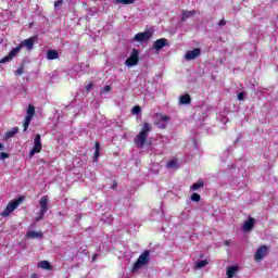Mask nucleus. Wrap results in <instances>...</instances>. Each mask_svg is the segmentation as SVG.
Masks as SVG:
<instances>
[{"instance_id": "obj_30", "label": "nucleus", "mask_w": 278, "mask_h": 278, "mask_svg": "<svg viewBox=\"0 0 278 278\" xmlns=\"http://www.w3.org/2000/svg\"><path fill=\"white\" fill-rule=\"evenodd\" d=\"M62 3H64V0H56L54 2V8H60V5H62Z\"/></svg>"}, {"instance_id": "obj_9", "label": "nucleus", "mask_w": 278, "mask_h": 278, "mask_svg": "<svg viewBox=\"0 0 278 278\" xmlns=\"http://www.w3.org/2000/svg\"><path fill=\"white\" fill-rule=\"evenodd\" d=\"M153 34L150 30H146L143 33H138L135 35V40L137 42H147V40H151Z\"/></svg>"}, {"instance_id": "obj_39", "label": "nucleus", "mask_w": 278, "mask_h": 278, "mask_svg": "<svg viewBox=\"0 0 278 278\" xmlns=\"http://www.w3.org/2000/svg\"><path fill=\"white\" fill-rule=\"evenodd\" d=\"M0 151H3V143H0Z\"/></svg>"}, {"instance_id": "obj_8", "label": "nucleus", "mask_w": 278, "mask_h": 278, "mask_svg": "<svg viewBox=\"0 0 278 278\" xmlns=\"http://www.w3.org/2000/svg\"><path fill=\"white\" fill-rule=\"evenodd\" d=\"M17 53H21V47L13 48L10 51L9 55L1 59L0 64H5V62H12V60H14V58H16Z\"/></svg>"}, {"instance_id": "obj_13", "label": "nucleus", "mask_w": 278, "mask_h": 278, "mask_svg": "<svg viewBox=\"0 0 278 278\" xmlns=\"http://www.w3.org/2000/svg\"><path fill=\"white\" fill-rule=\"evenodd\" d=\"M36 38L35 37H30L28 39L23 40L20 46V51L21 49H23V47H25V49H27V51H31V49H34V42H35Z\"/></svg>"}, {"instance_id": "obj_7", "label": "nucleus", "mask_w": 278, "mask_h": 278, "mask_svg": "<svg viewBox=\"0 0 278 278\" xmlns=\"http://www.w3.org/2000/svg\"><path fill=\"white\" fill-rule=\"evenodd\" d=\"M266 255H268V247L262 245L256 250L254 260L255 262H262Z\"/></svg>"}, {"instance_id": "obj_35", "label": "nucleus", "mask_w": 278, "mask_h": 278, "mask_svg": "<svg viewBox=\"0 0 278 278\" xmlns=\"http://www.w3.org/2000/svg\"><path fill=\"white\" fill-rule=\"evenodd\" d=\"M0 157H1V160H7V157H10V155L8 153H5V152H2L0 154Z\"/></svg>"}, {"instance_id": "obj_20", "label": "nucleus", "mask_w": 278, "mask_h": 278, "mask_svg": "<svg viewBox=\"0 0 278 278\" xmlns=\"http://www.w3.org/2000/svg\"><path fill=\"white\" fill-rule=\"evenodd\" d=\"M48 60H58L60 58V54H58V51L55 50H49L47 53Z\"/></svg>"}, {"instance_id": "obj_33", "label": "nucleus", "mask_w": 278, "mask_h": 278, "mask_svg": "<svg viewBox=\"0 0 278 278\" xmlns=\"http://www.w3.org/2000/svg\"><path fill=\"white\" fill-rule=\"evenodd\" d=\"M218 25H219V27H223V26L227 25V21L225 18H223L218 22Z\"/></svg>"}, {"instance_id": "obj_27", "label": "nucleus", "mask_w": 278, "mask_h": 278, "mask_svg": "<svg viewBox=\"0 0 278 278\" xmlns=\"http://www.w3.org/2000/svg\"><path fill=\"white\" fill-rule=\"evenodd\" d=\"M191 201H194L195 203H199V201H201V195L199 193H193L191 195Z\"/></svg>"}, {"instance_id": "obj_16", "label": "nucleus", "mask_w": 278, "mask_h": 278, "mask_svg": "<svg viewBox=\"0 0 278 278\" xmlns=\"http://www.w3.org/2000/svg\"><path fill=\"white\" fill-rule=\"evenodd\" d=\"M194 14H197V11L194 10H191V11H188V10H182L181 11V23H186V21H188V18L194 16Z\"/></svg>"}, {"instance_id": "obj_21", "label": "nucleus", "mask_w": 278, "mask_h": 278, "mask_svg": "<svg viewBox=\"0 0 278 278\" xmlns=\"http://www.w3.org/2000/svg\"><path fill=\"white\" fill-rule=\"evenodd\" d=\"M191 99H190V94H184L180 97L179 99V103L181 105H188L190 103Z\"/></svg>"}, {"instance_id": "obj_14", "label": "nucleus", "mask_w": 278, "mask_h": 278, "mask_svg": "<svg viewBox=\"0 0 278 278\" xmlns=\"http://www.w3.org/2000/svg\"><path fill=\"white\" fill-rule=\"evenodd\" d=\"M164 47H168V39H166V38L157 39L153 43V49H155L156 51H160L161 49H164Z\"/></svg>"}, {"instance_id": "obj_26", "label": "nucleus", "mask_w": 278, "mask_h": 278, "mask_svg": "<svg viewBox=\"0 0 278 278\" xmlns=\"http://www.w3.org/2000/svg\"><path fill=\"white\" fill-rule=\"evenodd\" d=\"M167 168H177V160H172L167 163Z\"/></svg>"}, {"instance_id": "obj_15", "label": "nucleus", "mask_w": 278, "mask_h": 278, "mask_svg": "<svg viewBox=\"0 0 278 278\" xmlns=\"http://www.w3.org/2000/svg\"><path fill=\"white\" fill-rule=\"evenodd\" d=\"M255 227V219L253 217H249L242 225V231H251Z\"/></svg>"}, {"instance_id": "obj_1", "label": "nucleus", "mask_w": 278, "mask_h": 278, "mask_svg": "<svg viewBox=\"0 0 278 278\" xmlns=\"http://www.w3.org/2000/svg\"><path fill=\"white\" fill-rule=\"evenodd\" d=\"M153 129L151 124L144 123L142 126V129L139 131V134L135 138V144L139 149H142L144 144L147 143V138H149V132Z\"/></svg>"}, {"instance_id": "obj_17", "label": "nucleus", "mask_w": 278, "mask_h": 278, "mask_svg": "<svg viewBox=\"0 0 278 278\" xmlns=\"http://www.w3.org/2000/svg\"><path fill=\"white\" fill-rule=\"evenodd\" d=\"M37 266L42 268V270H51V263L49 261H40Z\"/></svg>"}, {"instance_id": "obj_38", "label": "nucleus", "mask_w": 278, "mask_h": 278, "mask_svg": "<svg viewBox=\"0 0 278 278\" xmlns=\"http://www.w3.org/2000/svg\"><path fill=\"white\" fill-rule=\"evenodd\" d=\"M31 278H38L37 274H31Z\"/></svg>"}, {"instance_id": "obj_28", "label": "nucleus", "mask_w": 278, "mask_h": 278, "mask_svg": "<svg viewBox=\"0 0 278 278\" xmlns=\"http://www.w3.org/2000/svg\"><path fill=\"white\" fill-rule=\"evenodd\" d=\"M111 90H112V86L106 85V86H104V87L102 88L101 93H102V94H108V92H110Z\"/></svg>"}, {"instance_id": "obj_12", "label": "nucleus", "mask_w": 278, "mask_h": 278, "mask_svg": "<svg viewBox=\"0 0 278 278\" xmlns=\"http://www.w3.org/2000/svg\"><path fill=\"white\" fill-rule=\"evenodd\" d=\"M40 213L46 214L49 212V197L42 195L39 200Z\"/></svg>"}, {"instance_id": "obj_25", "label": "nucleus", "mask_w": 278, "mask_h": 278, "mask_svg": "<svg viewBox=\"0 0 278 278\" xmlns=\"http://www.w3.org/2000/svg\"><path fill=\"white\" fill-rule=\"evenodd\" d=\"M207 266V261H198L195 263V268H205Z\"/></svg>"}, {"instance_id": "obj_34", "label": "nucleus", "mask_w": 278, "mask_h": 278, "mask_svg": "<svg viewBox=\"0 0 278 278\" xmlns=\"http://www.w3.org/2000/svg\"><path fill=\"white\" fill-rule=\"evenodd\" d=\"M140 111V106L137 105L132 109V114H138Z\"/></svg>"}, {"instance_id": "obj_5", "label": "nucleus", "mask_w": 278, "mask_h": 278, "mask_svg": "<svg viewBox=\"0 0 278 278\" xmlns=\"http://www.w3.org/2000/svg\"><path fill=\"white\" fill-rule=\"evenodd\" d=\"M26 114L27 115L24 122V131H27L29 124L31 123V118H34V115L36 114V109L34 108V105L31 104L28 105Z\"/></svg>"}, {"instance_id": "obj_31", "label": "nucleus", "mask_w": 278, "mask_h": 278, "mask_svg": "<svg viewBox=\"0 0 278 278\" xmlns=\"http://www.w3.org/2000/svg\"><path fill=\"white\" fill-rule=\"evenodd\" d=\"M23 73H24L23 66L18 67V68L15 71V75H23Z\"/></svg>"}, {"instance_id": "obj_37", "label": "nucleus", "mask_w": 278, "mask_h": 278, "mask_svg": "<svg viewBox=\"0 0 278 278\" xmlns=\"http://www.w3.org/2000/svg\"><path fill=\"white\" fill-rule=\"evenodd\" d=\"M43 218H45V214L39 213V216L36 217V220H37V222H38V220H42Z\"/></svg>"}, {"instance_id": "obj_10", "label": "nucleus", "mask_w": 278, "mask_h": 278, "mask_svg": "<svg viewBox=\"0 0 278 278\" xmlns=\"http://www.w3.org/2000/svg\"><path fill=\"white\" fill-rule=\"evenodd\" d=\"M18 205H21V199L9 203L5 210L2 212V216H10V214H12V212H14Z\"/></svg>"}, {"instance_id": "obj_2", "label": "nucleus", "mask_w": 278, "mask_h": 278, "mask_svg": "<svg viewBox=\"0 0 278 278\" xmlns=\"http://www.w3.org/2000/svg\"><path fill=\"white\" fill-rule=\"evenodd\" d=\"M151 255V251L146 250L141 255H139L137 262L134 264L132 273L142 268V266H147L149 264V257Z\"/></svg>"}, {"instance_id": "obj_19", "label": "nucleus", "mask_w": 278, "mask_h": 278, "mask_svg": "<svg viewBox=\"0 0 278 278\" xmlns=\"http://www.w3.org/2000/svg\"><path fill=\"white\" fill-rule=\"evenodd\" d=\"M236 273H238V267L236 266H230L227 268L226 275L228 278H233Z\"/></svg>"}, {"instance_id": "obj_18", "label": "nucleus", "mask_w": 278, "mask_h": 278, "mask_svg": "<svg viewBox=\"0 0 278 278\" xmlns=\"http://www.w3.org/2000/svg\"><path fill=\"white\" fill-rule=\"evenodd\" d=\"M113 3H116L117 5H131L136 3V0H113Z\"/></svg>"}, {"instance_id": "obj_11", "label": "nucleus", "mask_w": 278, "mask_h": 278, "mask_svg": "<svg viewBox=\"0 0 278 278\" xmlns=\"http://www.w3.org/2000/svg\"><path fill=\"white\" fill-rule=\"evenodd\" d=\"M199 55H201V49L194 48L193 50L187 51V53L185 54V60L187 62H190V60H197Z\"/></svg>"}, {"instance_id": "obj_36", "label": "nucleus", "mask_w": 278, "mask_h": 278, "mask_svg": "<svg viewBox=\"0 0 278 278\" xmlns=\"http://www.w3.org/2000/svg\"><path fill=\"white\" fill-rule=\"evenodd\" d=\"M92 83H90V84H88L87 86H86V90H87V92H90V90H92Z\"/></svg>"}, {"instance_id": "obj_29", "label": "nucleus", "mask_w": 278, "mask_h": 278, "mask_svg": "<svg viewBox=\"0 0 278 278\" xmlns=\"http://www.w3.org/2000/svg\"><path fill=\"white\" fill-rule=\"evenodd\" d=\"M99 149H100V146H99V142H97L96 143V153H94L96 160H98V157H99Z\"/></svg>"}, {"instance_id": "obj_4", "label": "nucleus", "mask_w": 278, "mask_h": 278, "mask_svg": "<svg viewBox=\"0 0 278 278\" xmlns=\"http://www.w3.org/2000/svg\"><path fill=\"white\" fill-rule=\"evenodd\" d=\"M139 55L140 53L138 52V50L134 49L130 56L125 61L126 66H137L138 62H140Z\"/></svg>"}, {"instance_id": "obj_32", "label": "nucleus", "mask_w": 278, "mask_h": 278, "mask_svg": "<svg viewBox=\"0 0 278 278\" xmlns=\"http://www.w3.org/2000/svg\"><path fill=\"white\" fill-rule=\"evenodd\" d=\"M237 98L239 101H244V92L238 93Z\"/></svg>"}, {"instance_id": "obj_6", "label": "nucleus", "mask_w": 278, "mask_h": 278, "mask_svg": "<svg viewBox=\"0 0 278 278\" xmlns=\"http://www.w3.org/2000/svg\"><path fill=\"white\" fill-rule=\"evenodd\" d=\"M169 121H170L169 116L164 114H156L155 125H157L160 129H166Z\"/></svg>"}, {"instance_id": "obj_24", "label": "nucleus", "mask_w": 278, "mask_h": 278, "mask_svg": "<svg viewBox=\"0 0 278 278\" xmlns=\"http://www.w3.org/2000/svg\"><path fill=\"white\" fill-rule=\"evenodd\" d=\"M18 134V127L13 128L12 130L7 132V138H14Z\"/></svg>"}, {"instance_id": "obj_3", "label": "nucleus", "mask_w": 278, "mask_h": 278, "mask_svg": "<svg viewBox=\"0 0 278 278\" xmlns=\"http://www.w3.org/2000/svg\"><path fill=\"white\" fill-rule=\"evenodd\" d=\"M42 151V142H41V137L40 135H36L34 139V147L29 152V157H33L36 155V153H40Z\"/></svg>"}, {"instance_id": "obj_23", "label": "nucleus", "mask_w": 278, "mask_h": 278, "mask_svg": "<svg viewBox=\"0 0 278 278\" xmlns=\"http://www.w3.org/2000/svg\"><path fill=\"white\" fill-rule=\"evenodd\" d=\"M26 236L27 238H31L34 240L36 238H42V232L28 231Z\"/></svg>"}, {"instance_id": "obj_40", "label": "nucleus", "mask_w": 278, "mask_h": 278, "mask_svg": "<svg viewBox=\"0 0 278 278\" xmlns=\"http://www.w3.org/2000/svg\"><path fill=\"white\" fill-rule=\"evenodd\" d=\"M93 260H97V254L93 255Z\"/></svg>"}, {"instance_id": "obj_22", "label": "nucleus", "mask_w": 278, "mask_h": 278, "mask_svg": "<svg viewBox=\"0 0 278 278\" xmlns=\"http://www.w3.org/2000/svg\"><path fill=\"white\" fill-rule=\"evenodd\" d=\"M203 186H205V184L203 182V180H199L198 182L193 184V185L190 187V190L197 191V190H199L200 188H203Z\"/></svg>"}]
</instances>
